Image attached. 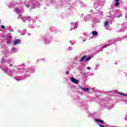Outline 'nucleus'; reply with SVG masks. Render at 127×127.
<instances>
[{
    "instance_id": "f257e3e1",
    "label": "nucleus",
    "mask_w": 127,
    "mask_h": 127,
    "mask_svg": "<svg viewBox=\"0 0 127 127\" xmlns=\"http://www.w3.org/2000/svg\"><path fill=\"white\" fill-rule=\"evenodd\" d=\"M39 4V3H37V0H30L29 1H26L25 2L26 8H30V10L36 7V6H38Z\"/></svg>"
},
{
    "instance_id": "f03ea898",
    "label": "nucleus",
    "mask_w": 127,
    "mask_h": 127,
    "mask_svg": "<svg viewBox=\"0 0 127 127\" xmlns=\"http://www.w3.org/2000/svg\"><path fill=\"white\" fill-rule=\"evenodd\" d=\"M36 20H37V17H34L33 18L30 16V19L28 20L29 21V26L31 28H34V23H35Z\"/></svg>"
},
{
    "instance_id": "7ed1b4c3",
    "label": "nucleus",
    "mask_w": 127,
    "mask_h": 127,
    "mask_svg": "<svg viewBox=\"0 0 127 127\" xmlns=\"http://www.w3.org/2000/svg\"><path fill=\"white\" fill-rule=\"evenodd\" d=\"M117 12L116 11H112L111 12L110 14H111V15L109 17V19H111V18H116V17H121L122 16V14H120L119 16H118L117 14Z\"/></svg>"
},
{
    "instance_id": "20e7f679",
    "label": "nucleus",
    "mask_w": 127,
    "mask_h": 127,
    "mask_svg": "<svg viewBox=\"0 0 127 127\" xmlns=\"http://www.w3.org/2000/svg\"><path fill=\"white\" fill-rule=\"evenodd\" d=\"M108 42H109L110 44H106V45L103 46L102 48V49H104V48H107V47H108V46H110V45H111V44H113L115 43V42H117V41L112 39H111L110 40H109Z\"/></svg>"
},
{
    "instance_id": "39448f33",
    "label": "nucleus",
    "mask_w": 127,
    "mask_h": 127,
    "mask_svg": "<svg viewBox=\"0 0 127 127\" xmlns=\"http://www.w3.org/2000/svg\"><path fill=\"white\" fill-rule=\"evenodd\" d=\"M15 10L16 13H18L19 15H20V14L22 13L24 11L23 8H22V7H18L17 8H16Z\"/></svg>"
},
{
    "instance_id": "423d86ee",
    "label": "nucleus",
    "mask_w": 127,
    "mask_h": 127,
    "mask_svg": "<svg viewBox=\"0 0 127 127\" xmlns=\"http://www.w3.org/2000/svg\"><path fill=\"white\" fill-rule=\"evenodd\" d=\"M32 71H34V69H27L26 70V73L25 74V75H24V77H25V78H27V77H29V76H30V72H31Z\"/></svg>"
},
{
    "instance_id": "0eeeda50",
    "label": "nucleus",
    "mask_w": 127,
    "mask_h": 127,
    "mask_svg": "<svg viewBox=\"0 0 127 127\" xmlns=\"http://www.w3.org/2000/svg\"><path fill=\"white\" fill-rule=\"evenodd\" d=\"M19 18H20V19H21V20H22V21H23L24 22H25V21H26V20L28 21V19H30V16H27V17L23 16V17H21V16H19L17 17V19H19Z\"/></svg>"
},
{
    "instance_id": "6e6552de",
    "label": "nucleus",
    "mask_w": 127,
    "mask_h": 127,
    "mask_svg": "<svg viewBox=\"0 0 127 127\" xmlns=\"http://www.w3.org/2000/svg\"><path fill=\"white\" fill-rule=\"evenodd\" d=\"M71 26V30L72 29H75V28H77L78 27V23H72L70 24Z\"/></svg>"
},
{
    "instance_id": "1a4fd4ad",
    "label": "nucleus",
    "mask_w": 127,
    "mask_h": 127,
    "mask_svg": "<svg viewBox=\"0 0 127 127\" xmlns=\"http://www.w3.org/2000/svg\"><path fill=\"white\" fill-rule=\"evenodd\" d=\"M7 63L8 64H10L9 67H11V66H12V64L14 63V61L11 59H10L9 60H8Z\"/></svg>"
},
{
    "instance_id": "9d476101",
    "label": "nucleus",
    "mask_w": 127,
    "mask_h": 127,
    "mask_svg": "<svg viewBox=\"0 0 127 127\" xmlns=\"http://www.w3.org/2000/svg\"><path fill=\"white\" fill-rule=\"evenodd\" d=\"M5 30H9L10 32H13V29L11 28V27L10 26L5 27Z\"/></svg>"
},
{
    "instance_id": "9b49d317",
    "label": "nucleus",
    "mask_w": 127,
    "mask_h": 127,
    "mask_svg": "<svg viewBox=\"0 0 127 127\" xmlns=\"http://www.w3.org/2000/svg\"><path fill=\"white\" fill-rule=\"evenodd\" d=\"M84 19L85 21H88V20H90L91 19V15H88L86 16L85 18Z\"/></svg>"
},
{
    "instance_id": "f8f14e48",
    "label": "nucleus",
    "mask_w": 127,
    "mask_h": 127,
    "mask_svg": "<svg viewBox=\"0 0 127 127\" xmlns=\"http://www.w3.org/2000/svg\"><path fill=\"white\" fill-rule=\"evenodd\" d=\"M95 122H97V123H100L101 124H104V121L101 120L98 118L95 119Z\"/></svg>"
},
{
    "instance_id": "ddd939ff",
    "label": "nucleus",
    "mask_w": 127,
    "mask_h": 127,
    "mask_svg": "<svg viewBox=\"0 0 127 127\" xmlns=\"http://www.w3.org/2000/svg\"><path fill=\"white\" fill-rule=\"evenodd\" d=\"M20 43V40H16L14 41V45H16L17 44H19Z\"/></svg>"
},
{
    "instance_id": "4468645a",
    "label": "nucleus",
    "mask_w": 127,
    "mask_h": 127,
    "mask_svg": "<svg viewBox=\"0 0 127 127\" xmlns=\"http://www.w3.org/2000/svg\"><path fill=\"white\" fill-rule=\"evenodd\" d=\"M87 57V56H84L83 57H82L81 58V59L79 60V61H80V62H83V61H84V60H86V58Z\"/></svg>"
},
{
    "instance_id": "2eb2a0df",
    "label": "nucleus",
    "mask_w": 127,
    "mask_h": 127,
    "mask_svg": "<svg viewBox=\"0 0 127 127\" xmlns=\"http://www.w3.org/2000/svg\"><path fill=\"white\" fill-rule=\"evenodd\" d=\"M44 43H46V44H48V43H49V41H48V40H47V39L46 38V37H45V38L44 39Z\"/></svg>"
},
{
    "instance_id": "dca6fc26",
    "label": "nucleus",
    "mask_w": 127,
    "mask_h": 127,
    "mask_svg": "<svg viewBox=\"0 0 127 127\" xmlns=\"http://www.w3.org/2000/svg\"><path fill=\"white\" fill-rule=\"evenodd\" d=\"M91 59H92V57L90 56L85 58V61H86V62H88V61H90Z\"/></svg>"
},
{
    "instance_id": "f3484780",
    "label": "nucleus",
    "mask_w": 127,
    "mask_h": 127,
    "mask_svg": "<svg viewBox=\"0 0 127 127\" xmlns=\"http://www.w3.org/2000/svg\"><path fill=\"white\" fill-rule=\"evenodd\" d=\"M11 52L12 53H15V52H17V50L15 48H13L11 50Z\"/></svg>"
},
{
    "instance_id": "a211bd4d",
    "label": "nucleus",
    "mask_w": 127,
    "mask_h": 127,
    "mask_svg": "<svg viewBox=\"0 0 127 127\" xmlns=\"http://www.w3.org/2000/svg\"><path fill=\"white\" fill-rule=\"evenodd\" d=\"M71 81L74 84H78V83H79V81L78 80H71Z\"/></svg>"
},
{
    "instance_id": "6ab92c4d",
    "label": "nucleus",
    "mask_w": 127,
    "mask_h": 127,
    "mask_svg": "<svg viewBox=\"0 0 127 127\" xmlns=\"http://www.w3.org/2000/svg\"><path fill=\"white\" fill-rule=\"evenodd\" d=\"M92 34L93 35H94V36H96V35H97L98 34V32H97V31H92Z\"/></svg>"
},
{
    "instance_id": "aec40b11",
    "label": "nucleus",
    "mask_w": 127,
    "mask_h": 127,
    "mask_svg": "<svg viewBox=\"0 0 127 127\" xmlns=\"http://www.w3.org/2000/svg\"><path fill=\"white\" fill-rule=\"evenodd\" d=\"M82 91H84L85 92H88V91H89V90H90V88H82Z\"/></svg>"
},
{
    "instance_id": "412c9836",
    "label": "nucleus",
    "mask_w": 127,
    "mask_h": 127,
    "mask_svg": "<svg viewBox=\"0 0 127 127\" xmlns=\"http://www.w3.org/2000/svg\"><path fill=\"white\" fill-rule=\"evenodd\" d=\"M115 6H119V5H120V2L119 1H117L115 2Z\"/></svg>"
},
{
    "instance_id": "4be33fe9",
    "label": "nucleus",
    "mask_w": 127,
    "mask_h": 127,
    "mask_svg": "<svg viewBox=\"0 0 127 127\" xmlns=\"http://www.w3.org/2000/svg\"><path fill=\"white\" fill-rule=\"evenodd\" d=\"M104 26L107 27V26H109V22L106 21L104 24Z\"/></svg>"
},
{
    "instance_id": "5701e85b",
    "label": "nucleus",
    "mask_w": 127,
    "mask_h": 127,
    "mask_svg": "<svg viewBox=\"0 0 127 127\" xmlns=\"http://www.w3.org/2000/svg\"><path fill=\"white\" fill-rule=\"evenodd\" d=\"M122 39H125V38H118L116 39V41L117 42V41H121V40H122Z\"/></svg>"
},
{
    "instance_id": "b1692460",
    "label": "nucleus",
    "mask_w": 127,
    "mask_h": 127,
    "mask_svg": "<svg viewBox=\"0 0 127 127\" xmlns=\"http://www.w3.org/2000/svg\"><path fill=\"white\" fill-rule=\"evenodd\" d=\"M2 70H3V72H4L5 73L7 72V68H3Z\"/></svg>"
},
{
    "instance_id": "393cba45",
    "label": "nucleus",
    "mask_w": 127,
    "mask_h": 127,
    "mask_svg": "<svg viewBox=\"0 0 127 127\" xmlns=\"http://www.w3.org/2000/svg\"><path fill=\"white\" fill-rule=\"evenodd\" d=\"M11 40L10 39H8L7 40V43H8V44H9V43H10Z\"/></svg>"
},
{
    "instance_id": "a878e982",
    "label": "nucleus",
    "mask_w": 127,
    "mask_h": 127,
    "mask_svg": "<svg viewBox=\"0 0 127 127\" xmlns=\"http://www.w3.org/2000/svg\"><path fill=\"white\" fill-rule=\"evenodd\" d=\"M68 50L69 51H71V50H73V48H72V47H70L68 48Z\"/></svg>"
},
{
    "instance_id": "bb28decb",
    "label": "nucleus",
    "mask_w": 127,
    "mask_h": 127,
    "mask_svg": "<svg viewBox=\"0 0 127 127\" xmlns=\"http://www.w3.org/2000/svg\"><path fill=\"white\" fill-rule=\"evenodd\" d=\"M120 95H122L123 96H126V97H127V94H124V93H120Z\"/></svg>"
},
{
    "instance_id": "cd10ccee",
    "label": "nucleus",
    "mask_w": 127,
    "mask_h": 127,
    "mask_svg": "<svg viewBox=\"0 0 127 127\" xmlns=\"http://www.w3.org/2000/svg\"><path fill=\"white\" fill-rule=\"evenodd\" d=\"M1 63H4V59H2Z\"/></svg>"
},
{
    "instance_id": "c85d7f7f",
    "label": "nucleus",
    "mask_w": 127,
    "mask_h": 127,
    "mask_svg": "<svg viewBox=\"0 0 127 127\" xmlns=\"http://www.w3.org/2000/svg\"><path fill=\"white\" fill-rule=\"evenodd\" d=\"M1 28H2V29H4V26L1 25Z\"/></svg>"
},
{
    "instance_id": "c756f323",
    "label": "nucleus",
    "mask_w": 127,
    "mask_h": 127,
    "mask_svg": "<svg viewBox=\"0 0 127 127\" xmlns=\"http://www.w3.org/2000/svg\"><path fill=\"white\" fill-rule=\"evenodd\" d=\"M87 69H88V70H91V67H87Z\"/></svg>"
},
{
    "instance_id": "7c9ffc66",
    "label": "nucleus",
    "mask_w": 127,
    "mask_h": 127,
    "mask_svg": "<svg viewBox=\"0 0 127 127\" xmlns=\"http://www.w3.org/2000/svg\"><path fill=\"white\" fill-rule=\"evenodd\" d=\"M71 80H76L74 77H71Z\"/></svg>"
},
{
    "instance_id": "2f4dec72",
    "label": "nucleus",
    "mask_w": 127,
    "mask_h": 127,
    "mask_svg": "<svg viewBox=\"0 0 127 127\" xmlns=\"http://www.w3.org/2000/svg\"><path fill=\"white\" fill-rule=\"evenodd\" d=\"M66 74L68 75L69 74V71H66Z\"/></svg>"
},
{
    "instance_id": "473e14b6",
    "label": "nucleus",
    "mask_w": 127,
    "mask_h": 127,
    "mask_svg": "<svg viewBox=\"0 0 127 127\" xmlns=\"http://www.w3.org/2000/svg\"><path fill=\"white\" fill-rule=\"evenodd\" d=\"M115 0V1H120V0Z\"/></svg>"
},
{
    "instance_id": "72a5a7b5",
    "label": "nucleus",
    "mask_w": 127,
    "mask_h": 127,
    "mask_svg": "<svg viewBox=\"0 0 127 127\" xmlns=\"http://www.w3.org/2000/svg\"><path fill=\"white\" fill-rule=\"evenodd\" d=\"M93 11H94L93 10H90L91 12H93Z\"/></svg>"
},
{
    "instance_id": "f704fd0d",
    "label": "nucleus",
    "mask_w": 127,
    "mask_h": 127,
    "mask_svg": "<svg viewBox=\"0 0 127 127\" xmlns=\"http://www.w3.org/2000/svg\"><path fill=\"white\" fill-rule=\"evenodd\" d=\"M126 18H127V13L126 14Z\"/></svg>"
},
{
    "instance_id": "c9c22d12",
    "label": "nucleus",
    "mask_w": 127,
    "mask_h": 127,
    "mask_svg": "<svg viewBox=\"0 0 127 127\" xmlns=\"http://www.w3.org/2000/svg\"><path fill=\"white\" fill-rule=\"evenodd\" d=\"M84 35H87V33H85L84 34Z\"/></svg>"
},
{
    "instance_id": "e433bc0d",
    "label": "nucleus",
    "mask_w": 127,
    "mask_h": 127,
    "mask_svg": "<svg viewBox=\"0 0 127 127\" xmlns=\"http://www.w3.org/2000/svg\"><path fill=\"white\" fill-rule=\"evenodd\" d=\"M28 35L30 36V33H28Z\"/></svg>"
},
{
    "instance_id": "4c0bfd02",
    "label": "nucleus",
    "mask_w": 127,
    "mask_h": 127,
    "mask_svg": "<svg viewBox=\"0 0 127 127\" xmlns=\"http://www.w3.org/2000/svg\"><path fill=\"white\" fill-rule=\"evenodd\" d=\"M83 41L85 42V41H86V39L83 40Z\"/></svg>"
},
{
    "instance_id": "58836bf2",
    "label": "nucleus",
    "mask_w": 127,
    "mask_h": 127,
    "mask_svg": "<svg viewBox=\"0 0 127 127\" xmlns=\"http://www.w3.org/2000/svg\"><path fill=\"white\" fill-rule=\"evenodd\" d=\"M124 38H126V40H127V37H124Z\"/></svg>"
},
{
    "instance_id": "ea45409f",
    "label": "nucleus",
    "mask_w": 127,
    "mask_h": 127,
    "mask_svg": "<svg viewBox=\"0 0 127 127\" xmlns=\"http://www.w3.org/2000/svg\"><path fill=\"white\" fill-rule=\"evenodd\" d=\"M70 43H72V41H69Z\"/></svg>"
},
{
    "instance_id": "a19ab883",
    "label": "nucleus",
    "mask_w": 127,
    "mask_h": 127,
    "mask_svg": "<svg viewBox=\"0 0 127 127\" xmlns=\"http://www.w3.org/2000/svg\"><path fill=\"white\" fill-rule=\"evenodd\" d=\"M22 34V35H24V34H25V33H24V34Z\"/></svg>"
},
{
    "instance_id": "79ce46f5",
    "label": "nucleus",
    "mask_w": 127,
    "mask_h": 127,
    "mask_svg": "<svg viewBox=\"0 0 127 127\" xmlns=\"http://www.w3.org/2000/svg\"><path fill=\"white\" fill-rule=\"evenodd\" d=\"M72 45H74V44H71Z\"/></svg>"
},
{
    "instance_id": "37998d69",
    "label": "nucleus",
    "mask_w": 127,
    "mask_h": 127,
    "mask_svg": "<svg viewBox=\"0 0 127 127\" xmlns=\"http://www.w3.org/2000/svg\"><path fill=\"white\" fill-rule=\"evenodd\" d=\"M14 79H16V78H14Z\"/></svg>"
}]
</instances>
